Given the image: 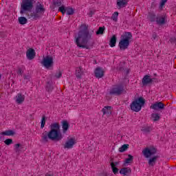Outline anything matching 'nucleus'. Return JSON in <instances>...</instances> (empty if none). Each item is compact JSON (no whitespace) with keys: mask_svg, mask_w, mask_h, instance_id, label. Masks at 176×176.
<instances>
[{"mask_svg":"<svg viewBox=\"0 0 176 176\" xmlns=\"http://www.w3.org/2000/svg\"><path fill=\"white\" fill-rule=\"evenodd\" d=\"M80 28L78 36H76V45H77L78 47L90 50V49L93 48L94 44L93 43H89V41H91L92 35L89 31V26L86 24H82Z\"/></svg>","mask_w":176,"mask_h":176,"instance_id":"1","label":"nucleus"},{"mask_svg":"<svg viewBox=\"0 0 176 176\" xmlns=\"http://www.w3.org/2000/svg\"><path fill=\"white\" fill-rule=\"evenodd\" d=\"M60 124L57 122L51 124L50 126V131L42 133V142H49V140L51 141H61L63 140V133L60 131Z\"/></svg>","mask_w":176,"mask_h":176,"instance_id":"2","label":"nucleus"},{"mask_svg":"<svg viewBox=\"0 0 176 176\" xmlns=\"http://www.w3.org/2000/svg\"><path fill=\"white\" fill-rule=\"evenodd\" d=\"M133 38V34L130 32H125L120 37L118 46L120 50H126L130 46V40Z\"/></svg>","mask_w":176,"mask_h":176,"instance_id":"3","label":"nucleus"},{"mask_svg":"<svg viewBox=\"0 0 176 176\" xmlns=\"http://www.w3.org/2000/svg\"><path fill=\"white\" fill-rule=\"evenodd\" d=\"M45 12H46V9L43 4L38 3L35 7L34 12L30 14V17L33 19V20H39V19H41L42 16L45 14Z\"/></svg>","mask_w":176,"mask_h":176,"instance_id":"4","label":"nucleus"},{"mask_svg":"<svg viewBox=\"0 0 176 176\" xmlns=\"http://www.w3.org/2000/svg\"><path fill=\"white\" fill-rule=\"evenodd\" d=\"M143 105H145V99L142 97H140L138 99L133 100L130 107L131 111L133 112H140L141 111Z\"/></svg>","mask_w":176,"mask_h":176,"instance_id":"5","label":"nucleus"},{"mask_svg":"<svg viewBox=\"0 0 176 176\" xmlns=\"http://www.w3.org/2000/svg\"><path fill=\"white\" fill-rule=\"evenodd\" d=\"M34 9V0H23L21 5V14H24L25 12H31Z\"/></svg>","mask_w":176,"mask_h":176,"instance_id":"6","label":"nucleus"},{"mask_svg":"<svg viewBox=\"0 0 176 176\" xmlns=\"http://www.w3.org/2000/svg\"><path fill=\"white\" fill-rule=\"evenodd\" d=\"M142 153L146 159H148L151 156H153L157 153V148H155V146L146 147L142 151Z\"/></svg>","mask_w":176,"mask_h":176,"instance_id":"7","label":"nucleus"},{"mask_svg":"<svg viewBox=\"0 0 176 176\" xmlns=\"http://www.w3.org/2000/svg\"><path fill=\"white\" fill-rule=\"evenodd\" d=\"M124 91V88L122 85H116L111 87L109 91L110 96H120Z\"/></svg>","mask_w":176,"mask_h":176,"instance_id":"8","label":"nucleus"},{"mask_svg":"<svg viewBox=\"0 0 176 176\" xmlns=\"http://www.w3.org/2000/svg\"><path fill=\"white\" fill-rule=\"evenodd\" d=\"M41 64L47 69L50 68V67H53L54 64V59L52 56H47L43 58Z\"/></svg>","mask_w":176,"mask_h":176,"instance_id":"9","label":"nucleus"},{"mask_svg":"<svg viewBox=\"0 0 176 176\" xmlns=\"http://www.w3.org/2000/svg\"><path fill=\"white\" fill-rule=\"evenodd\" d=\"M150 108L154 111H163L164 109V104L162 102H157L152 104Z\"/></svg>","mask_w":176,"mask_h":176,"instance_id":"10","label":"nucleus"},{"mask_svg":"<svg viewBox=\"0 0 176 176\" xmlns=\"http://www.w3.org/2000/svg\"><path fill=\"white\" fill-rule=\"evenodd\" d=\"M76 142H75V139L73 138H71L70 139H68L67 142L65 143L64 148L65 149H72L74 148V145H75Z\"/></svg>","mask_w":176,"mask_h":176,"instance_id":"11","label":"nucleus"},{"mask_svg":"<svg viewBox=\"0 0 176 176\" xmlns=\"http://www.w3.org/2000/svg\"><path fill=\"white\" fill-rule=\"evenodd\" d=\"M153 82V79L151 78L148 75H146L143 77L142 80V84L143 86H148V85H151Z\"/></svg>","mask_w":176,"mask_h":176,"instance_id":"12","label":"nucleus"},{"mask_svg":"<svg viewBox=\"0 0 176 176\" xmlns=\"http://www.w3.org/2000/svg\"><path fill=\"white\" fill-rule=\"evenodd\" d=\"M119 162H113V161H112V160H111L110 161V165L111 166V170L113 173V174H119V168H118V167H116L117 166H119Z\"/></svg>","mask_w":176,"mask_h":176,"instance_id":"13","label":"nucleus"},{"mask_svg":"<svg viewBox=\"0 0 176 176\" xmlns=\"http://www.w3.org/2000/svg\"><path fill=\"white\" fill-rule=\"evenodd\" d=\"M156 23L157 24V25H164V24H166V16L163 15H157Z\"/></svg>","mask_w":176,"mask_h":176,"instance_id":"14","label":"nucleus"},{"mask_svg":"<svg viewBox=\"0 0 176 176\" xmlns=\"http://www.w3.org/2000/svg\"><path fill=\"white\" fill-rule=\"evenodd\" d=\"M26 56L28 60H34L35 58V50L32 48L28 50Z\"/></svg>","mask_w":176,"mask_h":176,"instance_id":"15","label":"nucleus"},{"mask_svg":"<svg viewBox=\"0 0 176 176\" xmlns=\"http://www.w3.org/2000/svg\"><path fill=\"white\" fill-rule=\"evenodd\" d=\"M94 74L96 78H98V79H100V78H102V76H104V70H102V68L101 67H97L95 69Z\"/></svg>","mask_w":176,"mask_h":176,"instance_id":"16","label":"nucleus"},{"mask_svg":"<svg viewBox=\"0 0 176 176\" xmlns=\"http://www.w3.org/2000/svg\"><path fill=\"white\" fill-rule=\"evenodd\" d=\"M16 98V104H23L25 100V96L23 95V94H17Z\"/></svg>","mask_w":176,"mask_h":176,"instance_id":"17","label":"nucleus"},{"mask_svg":"<svg viewBox=\"0 0 176 176\" xmlns=\"http://www.w3.org/2000/svg\"><path fill=\"white\" fill-rule=\"evenodd\" d=\"M60 123L62 124L63 133L65 134L68 131V129H69V123L67 120H63Z\"/></svg>","mask_w":176,"mask_h":176,"instance_id":"18","label":"nucleus"},{"mask_svg":"<svg viewBox=\"0 0 176 176\" xmlns=\"http://www.w3.org/2000/svg\"><path fill=\"white\" fill-rule=\"evenodd\" d=\"M147 19L148 21H151V23H155V21L156 23L157 15H156V14H155L154 12H149L147 16Z\"/></svg>","mask_w":176,"mask_h":176,"instance_id":"19","label":"nucleus"},{"mask_svg":"<svg viewBox=\"0 0 176 176\" xmlns=\"http://www.w3.org/2000/svg\"><path fill=\"white\" fill-rule=\"evenodd\" d=\"M127 0H117V6L118 9L126 8V6H127Z\"/></svg>","mask_w":176,"mask_h":176,"instance_id":"20","label":"nucleus"},{"mask_svg":"<svg viewBox=\"0 0 176 176\" xmlns=\"http://www.w3.org/2000/svg\"><path fill=\"white\" fill-rule=\"evenodd\" d=\"M120 174L122 175H127V174H131V169L129 167H124L120 169Z\"/></svg>","mask_w":176,"mask_h":176,"instance_id":"21","label":"nucleus"},{"mask_svg":"<svg viewBox=\"0 0 176 176\" xmlns=\"http://www.w3.org/2000/svg\"><path fill=\"white\" fill-rule=\"evenodd\" d=\"M112 107L111 106H106L102 109V112L103 115H111L112 113Z\"/></svg>","mask_w":176,"mask_h":176,"instance_id":"22","label":"nucleus"},{"mask_svg":"<svg viewBox=\"0 0 176 176\" xmlns=\"http://www.w3.org/2000/svg\"><path fill=\"white\" fill-rule=\"evenodd\" d=\"M159 157V155H155L154 157L150 158L148 160V165L151 166V167H153L155 164H156V162Z\"/></svg>","mask_w":176,"mask_h":176,"instance_id":"23","label":"nucleus"},{"mask_svg":"<svg viewBox=\"0 0 176 176\" xmlns=\"http://www.w3.org/2000/svg\"><path fill=\"white\" fill-rule=\"evenodd\" d=\"M82 74H83L82 67H77L76 69V76L77 79H82Z\"/></svg>","mask_w":176,"mask_h":176,"instance_id":"24","label":"nucleus"},{"mask_svg":"<svg viewBox=\"0 0 176 176\" xmlns=\"http://www.w3.org/2000/svg\"><path fill=\"white\" fill-rule=\"evenodd\" d=\"M117 38L116 35H113L109 41V46L111 47H115L116 46Z\"/></svg>","mask_w":176,"mask_h":176,"instance_id":"25","label":"nucleus"},{"mask_svg":"<svg viewBox=\"0 0 176 176\" xmlns=\"http://www.w3.org/2000/svg\"><path fill=\"white\" fill-rule=\"evenodd\" d=\"M45 89H46V91H47L48 93H52V91H53V89H54V87H53V85L52 84V82L48 81L47 82Z\"/></svg>","mask_w":176,"mask_h":176,"instance_id":"26","label":"nucleus"},{"mask_svg":"<svg viewBox=\"0 0 176 176\" xmlns=\"http://www.w3.org/2000/svg\"><path fill=\"white\" fill-rule=\"evenodd\" d=\"M18 21L21 25H24V24H27L28 23V20L25 16L19 17Z\"/></svg>","mask_w":176,"mask_h":176,"instance_id":"27","label":"nucleus"},{"mask_svg":"<svg viewBox=\"0 0 176 176\" xmlns=\"http://www.w3.org/2000/svg\"><path fill=\"white\" fill-rule=\"evenodd\" d=\"M14 134H16V132H14L12 130H7L1 133V135H8V136L14 135Z\"/></svg>","mask_w":176,"mask_h":176,"instance_id":"28","label":"nucleus"},{"mask_svg":"<svg viewBox=\"0 0 176 176\" xmlns=\"http://www.w3.org/2000/svg\"><path fill=\"white\" fill-rule=\"evenodd\" d=\"M151 119L153 122H157L160 120V116L159 113H153L151 114Z\"/></svg>","mask_w":176,"mask_h":176,"instance_id":"29","label":"nucleus"},{"mask_svg":"<svg viewBox=\"0 0 176 176\" xmlns=\"http://www.w3.org/2000/svg\"><path fill=\"white\" fill-rule=\"evenodd\" d=\"M129 145L127 144H123L121 147L119 148V152L123 153V152H126L129 148Z\"/></svg>","mask_w":176,"mask_h":176,"instance_id":"30","label":"nucleus"},{"mask_svg":"<svg viewBox=\"0 0 176 176\" xmlns=\"http://www.w3.org/2000/svg\"><path fill=\"white\" fill-rule=\"evenodd\" d=\"M66 13L68 16H72V14L75 13V11L74 10V8L71 7H66Z\"/></svg>","mask_w":176,"mask_h":176,"instance_id":"31","label":"nucleus"},{"mask_svg":"<svg viewBox=\"0 0 176 176\" xmlns=\"http://www.w3.org/2000/svg\"><path fill=\"white\" fill-rule=\"evenodd\" d=\"M142 131H143V133H145L146 134H148V133H151V131H152V127L151 126H143L142 127Z\"/></svg>","mask_w":176,"mask_h":176,"instance_id":"32","label":"nucleus"},{"mask_svg":"<svg viewBox=\"0 0 176 176\" xmlns=\"http://www.w3.org/2000/svg\"><path fill=\"white\" fill-rule=\"evenodd\" d=\"M134 160V157L131 155H128V158L126 159L124 163L126 164H129V163H131Z\"/></svg>","mask_w":176,"mask_h":176,"instance_id":"33","label":"nucleus"},{"mask_svg":"<svg viewBox=\"0 0 176 176\" xmlns=\"http://www.w3.org/2000/svg\"><path fill=\"white\" fill-rule=\"evenodd\" d=\"M62 1L63 0H53V5L60 8L63 5Z\"/></svg>","mask_w":176,"mask_h":176,"instance_id":"34","label":"nucleus"},{"mask_svg":"<svg viewBox=\"0 0 176 176\" xmlns=\"http://www.w3.org/2000/svg\"><path fill=\"white\" fill-rule=\"evenodd\" d=\"M58 12H60V13H62V14H64L65 13H67V7H65V6H60L58 8Z\"/></svg>","mask_w":176,"mask_h":176,"instance_id":"35","label":"nucleus"},{"mask_svg":"<svg viewBox=\"0 0 176 176\" xmlns=\"http://www.w3.org/2000/svg\"><path fill=\"white\" fill-rule=\"evenodd\" d=\"M104 31H105V27H100L96 32V35H102V34H104Z\"/></svg>","mask_w":176,"mask_h":176,"instance_id":"36","label":"nucleus"},{"mask_svg":"<svg viewBox=\"0 0 176 176\" xmlns=\"http://www.w3.org/2000/svg\"><path fill=\"white\" fill-rule=\"evenodd\" d=\"M46 124V116H43L42 118H41V128L43 129V127H45V125Z\"/></svg>","mask_w":176,"mask_h":176,"instance_id":"37","label":"nucleus"},{"mask_svg":"<svg viewBox=\"0 0 176 176\" xmlns=\"http://www.w3.org/2000/svg\"><path fill=\"white\" fill-rule=\"evenodd\" d=\"M118 16H119V12H115L111 16V20L113 21H118Z\"/></svg>","mask_w":176,"mask_h":176,"instance_id":"38","label":"nucleus"},{"mask_svg":"<svg viewBox=\"0 0 176 176\" xmlns=\"http://www.w3.org/2000/svg\"><path fill=\"white\" fill-rule=\"evenodd\" d=\"M4 144H6V145H10L12 144H13V140L12 139H6L5 141H4Z\"/></svg>","mask_w":176,"mask_h":176,"instance_id":"39","label":"nucleus"},{"mask_svg":"<svg viewBox=\"0 0 176 176\" xmlns=\"http://www.w3.org/2000/svg\"><path fill=\"white\" fill-rule=\"evenodd\" d=\"M24 80H26V82H30L31 80V76L30 75H23Z\"/></svg>","mask_w":176,"mask_h":176,"instance_id":"40","label":"nucleus"},{"mask_svg":"<svg viewBox=\"0 0 176 176\" xmlns=\"http://www.w3.org/2000/svg\"><path fill=\"white\" fill-rule=\"evenodd\" d=\"M118 71H120V72H123V71H124V67H123L122 65H120L118 67H117Z\"/></svg>","mask_w":176,"mask_h":176,"instance_id":"41","label":"nucleus"},{"mask_svg":"<svg viewBox=\"0 0 176 176\" xmlns=\"http://www.w3.org/2000/svg\"><path fill=\"white\" fill-rule=\"evenodd\" d=\"M55 76L57 78V79H60V78L63 76V72H61V71H59L58 73L56 74Z\"/></svg>","mask_w":176,"mask_h":176,"instance_id":"42","label":"nucleus"},{"mask_svg":"<svg viewBox=\"0 0 176 176\" xmlns=\"http://www.w3.org/2000/svg\"><path fill=\"white\" fill-rule=\"evenodd\" d=\"M17 74L19 75H23V74H24V71H23V69H21V68H18V71H17Z\"/></svg>","mask_w":176,"mask_h":176,"instance_id":"43","label":"nucleus"},{"mask_svg":"<svg viewBox=\"0 0 176 176\" xmlns=\"http://www.w3.org/2000/svg\"><path fill=\"white\" fill-rule=\"evenodd\" d=\"M164 5H166V3L164 1H161L159 9H160V10L163 9V6H164Z\"/></svg>","mask_w":176,"mask_h":176,"instance_id":"44","label":"nucleus"},{"mask_svg":"<svg viewBox=\"0 0 176 176\" xmlns=\"http://www.w3.org/2000/svg\"><path fill=\"white\" fill-rule=\"evenodd\" d=\"M169 41L170 42V43H175V41H176L175 37H171V38L169 39Z\"/></svg>","mask_w":176,"mask_h":176,"instance_id":"45","label":"nucleus"},{"mask_svg":"<svg viewBox=\"0 0 176 176\" xmlns=\"http://www.w3.org/2000/svg\"><path fill=\"white\" fill-rule=\"evenodd\" d=\"M14 146H15V149H16V150L19 148H23V146L21 144H16Z\"/></svg>","mask_w":176,"mask_h":176,"instance_id":"46","label":"nucleus"},{"mask_svg":"<svg viewBox=\"0 0 176 176\" xmlns=\"http://www.w3.org/2000/svg\"><path fill=\"white\" fill-rule=\"evenodd\" d=\"M93 14H94V11L91 10L89 13V17H93Z\"/></svg>","mask_w":176,"mask_h":176,"instance_id":"47","label":"nucleus"},{"mask_svg":"<svg viewBox=\"0 0 176 176\" xmlns=\"http://www.w3.org/2000/svg\"><path fill=\"white\" fill-rule=\"evenodd\" d=\"M6 36V34L4 32L0 33V38H5Z\"/></svg>","mask_w":176,"mask_h":176,"instance_id":"48","label":"nucleus"},{"mask_svg":"<svg viewBox=\"0 0 176 176\" xmlns=\"http://www.w3.org/2000/svg\"><path fill=\"white\" fill-rule=\"evenodd\" d=\"M152 37H153V39L154 40L156 39V38H157V34H156V32L153 33Z\"/></svg>","mask_w":176,"mask_h":176,"instance_id":"49","label":"nucleus"},{"mask_svg":"<svg viewBox=\"0 0 176 176\" xmlns=\"http://www.w3.org/2000/svg\"><path fill=\"white\" fill-rule=\"evenodd\" d=\"M129 72H130V71L129 69H126V74H129Z\"/></svg>","mask_w":176,"mask_h":176,"instance_id":"50","label":"nucleus"},{"mask_svg":"<svg viewBox=\"0 0 176 176\" xmlns=\"http://www.w3.org/2000/svg\"><path fill=\"white\" fill-rule=\"evenodd\" d=\"M161 1L165 2V3H166V2H167V0H161Z\"/></svg>","mask_w":176,"mask_h":176,"instance_id":"51","label":"nucleus"},{"mask_svg":"<svg viewBox=\"0 0 176 176\" xmlns=\"http://www.w3.org/2000/svg\"><path fill=\"white\" fill-rule=\"evenodd\" d=\"M45 176H54L53 175H46Z\"/></svg>","mask_w":176,"mask_h":176,"instance_id":"52","label":"nucleus"},{"mask_svg":"<svg viewBox=\"0 0 176 176\" xmlns=\"http://www.w3.org/2000/svg\"><path fill=\"white\" fill-rule=\"evenodd\" d=\"M1 78H2V76L0 74V79H1Z\"/></svg>","mask_w":176,"mask_h":176,"instance_id":"53","label":"nucleus"}]
</instances>
